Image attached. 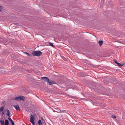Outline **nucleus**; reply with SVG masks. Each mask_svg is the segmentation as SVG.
Here are the masks:
<instances>
[{
  "instance_id": "6",
  "label": "nucleus",
  "mask_w": 125,
  "mask_h": 125,
  "mask_svg": "<svg viewBox=\"0 0 125 125\" xmlns=\"http://www.w3.org/2000/svg\"><path fill=\"white\" fill-rule=\"evenodd\" d=\"M48 82L49 84L50 85H52L55 83V82L54 81H50L49 80L48 81Z\"/></svg>"
},
{
  "instance_id": "11",
  "label": "nucleus",
  "mask_w": 125,
  "mask_h": 125,
  "mask_svg": "<svg viewBox=\"0 0 125 125\" xmlns=\"http://www.w3.org/2000/svg\"><path fill=\"white\" fill-rule=\"evenodd\" d=\"M9 121L7 120H6L5 121V125H9Z\"/></svg>"
},
{
  "instance_id": "7",
  "label": "nucleus",
  "mask_w": 125,
  "mask_h": 125,
  "mask_svg": "<svg viewBox=\"0 0 125 125\" xmlns=\"http://www.w3.org/2000/svg\"><path fill=\"white\" fill-rule=\"evenodd\" d=\"M0 122L1 125H5V123L4 120H0Z\"/></svg>"
},
{
  "instance_id": "24",
  "label": "nucleus",
  "mask_w": 125,
  "mask_h": 125,
  "mask_svg": "<svg viewBox=\"0 0 125 125\" xmlns=\"http://www.w3.org/2000/svg\"><path fill=\"white\" fill-rule=\"evenodd\" d=\"M2 7L0 6V12L2 10Z\"/></svg>"
},
{
  "instance_id": "23",
  "label": "nucleus",
  "mask_w": 125,
  "mask_h": 125,
  "mask_svg": "<svg viewBox=\"0 0 125 125\" xmlns=\"http://www.w3.org/2000/svg\"><path fill=\"white\" fill-rule=\"evenodd\" d=\"M42 123H43V124H44V125H45V123L44 121H42Z\"/></svg>"
},
{
  "instance_id": "13",
  "label": "nucleus",
  "mask_w": 125,
  "mask_h": 125,
  "mask_svg": "<svg viewBox=\"0 0 125 125\" xmlns=\"http://www.w3.org/2000/svg\"><path fill=\"white\" fill-rule=\"evenodd\" d=\"M117 64L118 65V66L121 67L123 66L124 65V64L123 63H117Z\"/></svg>"
},
{
  "instance_id": "3",
  "label": "nucleus",
  "mask_w": 125,
  "mask_h": 125,
  "mask_svg": "<svg viewBox=\"0 0 125 125\" xmlns=\"http://www.w3.org/2000/svg\"><path fill=\"white\" fill-rule=\"evenodd\" d=\"M30 122L33 125H35V122L34 121L35 117L34 115L32 114H30Z\"/></svg>"
},
{
  "instance_id": "4",
  "label": "nucleus",
  "mask_w": 125,
  "mask_h": 125,
  "mask_svg": "<svg viewBox=\"0 0 125 125\" xmlns=\"http://www.w3.org/2000/svg\"><path fill=\"white\" fill-rule=\"evenodd\" d=\"M43 79V80L45 81H46L48 82L49 80V79L48 78L46 77H43L41 78V79Z\"/></svg>"
},
{
  "instance_id": "27",
  "label": "nucleus",
  "mask_w": 125,
  "mask_h": 125,
  "mask_svg": "<svg viewBox=\"0 0 125 125\" xmlns=\"http://www.w3.org/2000/svg\"><path fill=\"white\" fill-rule=\"evenodd\" d=\"M63 59H64V58H63Z\"/></svg>"
},
{
  "instance_id": "28",
  "label": "nucleus",
  "mask_w": 125,
  "mask_h": 125,
  "mask_svg": "<svg viewBox=\"0 0 125 125\" xmlns=\"http://www.w3.org/2000/svg\"><path fill=\"white\" fill-rule=\"evenodd\" d=\"M73 88L74 89V87H73Z\"/></svg>"
},
{
  "instance_id": "12",
  "label": "nucleus",
  "mask_w": 125,
  "mask_h": 125,
  "mask_svg": "<svg viewBox=\"0 0 125 125\" xmlns=\"http://www.w3.org/2000/svg\"><path fill=\"white\" fill-rule=\"evenodd\" d=\"M107 5L108 6H110L109 5H113V3L111 1L108 2L107 3Z\"/></svg>"
},
{
  "instance_id": "5",
  "label": "nucleus",
  "mask_w": 125,
  "mask_h": 125,
  "mask_svg": "<svg viewBox=\"0 0 125 125\" xmlns=\"http://www.w3.org/2000/svg\"><path fill=\"white\" fill-rule=\"evenodd\" d=\"M14 107H15L16 110L17 111L19 110H20V107L18 105H15L13 106Z\"/></svg>"
},
{
  "instance_id": "14",
  "label": "nucleus",
  "mask_w": 125,
  "mask_h": 125,
  "mask_svg": "<svg viewBox=\"0 0 125 125\" xmlns=\"http://www.w3.org/2000/svg\"><path fill=\"white\" fill-rule=\"evenodd\" d=\"M4 106H3L0 108V113L2 112L4 110Z\"/></svg>"
},
{
  "instance_id": "22",
  "label": "nucleus",
  "mask_w": 125,
  "mask_h": 125,
  "mask_svg": "<svg viewBox=\"0 0 125 125\" xmlns=\"http://www.w3.org/2000/svg\"><path fill=\"white\" fill-rule=\"evenodd\" d=\"M2 39H0V42H3L2 41Z\"/></svg>"
},
{
  "instance_id": "1",
  "label": "nucleus",
  "mask_w": 125,
  "mask_h": 125,
  "mask_svg": "<svg viewBox=\"0 0 125 125\" xmlns=\"http://www.w3.org/2000/svg\"><path fill=\"white\" fill-rule=\"evenodd\" d=\"M25 99L24 96L20 95L17 97H15L12 99L13 100H14L17 101H21L24 100Z\"/></svg>"
},
{
  "instance_id": "2",
  "label": "nucleus",
  "mask_w": 125,
  "mask_h": 125,
  "mask_svg": "<svg viewBox=\"0 0 125 125\" xmlns=\"http://www.w3.org/2000/svg\"><path fill=\"white\" fill-rule=\"evenodd\" d=\"M32 54L34 56H40L41 55L42 53L40 51H35L33 52Z\"/></svg>"
},
{
  "instance_id": "8",
  "label": "nucleus",
  "mask_w": 125,
  "mask_h": 125,
  "mask_svg": "<svg viewBox=\"0 0 125 125\" xmlns=\"http://www.w3.org/2000/svg\"><path fill=\"white\" fill-rule=\"evenodd\" d=\"M103 41H99V45L100 46H101L102 44L103 43Z\"/></svg>"
},
{
  "instance_id": "10",
  "label": "nucleus",
  "mask_w": 125,
  "mask_h": 125,
  "mask_svg": "<svg viewBox=\"0 0 125 125\" xmlns=\"http://www.w3.org/2000/svg\"><path fill=\"white\" fill-rule=\"evenodd\" d=\"M7 115L9 117H10V113L9 111V110H7Z\"/></svg>"
},
{
  "instance_id": "19",
  "label": "nucleus",
  "mask_w": 125,
  "mask_h": 125,
  "mask_svg": "<svg viewBox=\"0 0 125 125\" xmlns=\"http://www.w3.org/2000/svg\"><path fill=\"white\" fill-rule=\"evenodd\" d=\"M114 61L115 62L116 64H117V63H118V62H117L116 60L114 59Z\"/></svg>"
},
{
  "instance_id": "20",
  "label": "nucleus",
  "mask_w": 125,
  "mask_h": 125,
  "mask_svg": "<svg viewBox=\"0 0 125 125\" xmlns=\"http://www.w3.org/2000/svg\"><path fill=\"white\" fill-rule=\"evenodd\" d=\"M25 53L28 56H30V55L29 54L27 53V52H25Z\"/></svg>"
},
{
  "instance_id": "25",
  "label": "nucleus",
  "mask_w": 125,
  "mask_h": 125,
  "mask_svg": "<svg viewBox=\"0 0 125 125\" xmlns=\"http://www.w3.org/2000/svg\"><path fill=\"white\" fill-rule=\"evenodd\" d=\"M2 114L3 115H4V114H5V113L4 112H2Z\"/></svg>"
},
{
  "instance_id": "21",
  "label": "nucleus",
  "mask_w": 125,
  "mask_h": 125,
  "mask_svg": "<svg viewBox=\"0 0 125 125\" xmlns=\"http://www.w3.org/2000/svg\"><path fill=\"white\" fill-rule=\"evenodd\" d=\"M12 125H14V122L13 121L11 122Z\"/></svg>"
},
{
  "instance_id": "16",
  "label": "nucleus",
  "mask_w": 125,
  "mask_h": 125,
  "mask_svg": "<svg viewBox=\"0 0 125 125\" xmlns=\"http://www.w3.org/2000/svg\"><path fill=\"white\" fill-rule=\"evenodd\" d=\"M49 44L50 46H52V47H53L54 46L53 45V44L51 42H50L49 43Z\"/></svg>"
},
{
  "instance_id": "26",
  "label": "nucleus",
  "mask_w": 125,
  "mask_h": 125,
  "mask_svg": "<svg viewBox=\"0 0 125 125\" xmlns=\"http://www.w3.org/2000/svg\"><path fill=\"white\" fill-rule=\"evenodd\" d=\"M41 119H42V121H44V119L42 117L41 118Z\"/></svg>"
},
{
  "instance_id": "17",
  "label": "nucleus",
  "mask_w": 125,
  "mask_h": 125,
  "mask_svg": "<svg viewBox=\"0 0 125 125\" xmlns=\"http://www.w3.org/2000/svg\"><path fill=\"white\" fill-rule=\"evenodd\" d=\"M8 118L9 119V120L11 122H12L13 121H12V119H11V118H10L9 117V118Z\"/></svg>"
},
{
  "instance_id": "18",
  "label": "nucleus",
  "mask_w": 125,
  "mask_h": 125,
  "mask_svg": "<svg viewBox=\"0 0 125 125\" xmlns=\"http://www.w3.org/2000/svg\"><path fill=\"white\" fill-rule=\"evenodd\" d=\"M112 118H115V119L116 118V117L115 116L113 115H112Z\"/></svg>"
},
{
  "instance_id": "15",
  "label": "nucleus",
  "mask_w": 125,
  "mask_h": 125,
  "mask_svg": "<svg viewBox=\"0 0 125 125\" xmlns=\"http://www.w3.org/2000/svg\"><path fill=\"white\" fill-rule=\"evenodd\" d=\"M38 124L39 125H42V123L41 120H39L38 121Z\"/></svg>"
},
{
  "instance_id": "9",
  "label": "nucleus",
  "mask_w": 125,
  "mask_h": 125,
  "mask_svg": "<svg viewBox=\"0 0 125 125\" xmlns=\"http://www.w3.org/2000/svg\"><path fill=\"white\" fill-rule=\"evenodd\" d=\"M65 87H63V89L64 91H67L69 88V87H68V86H66L67 87H65V86H66V85L64 86Z\"/></svg>"
}]
</instances>
